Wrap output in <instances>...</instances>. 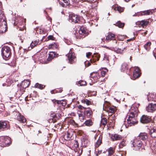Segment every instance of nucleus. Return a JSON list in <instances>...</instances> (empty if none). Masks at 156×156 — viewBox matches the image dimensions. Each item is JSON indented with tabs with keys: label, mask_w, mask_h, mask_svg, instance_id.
Wrapping results in <instances>:
<instances>
[{
	"label": "nucleus",
	"mask_w": 156,
	"mask_h": 156,
	"mask_svg": "<svg viewBox=\"0 0 156 156\" xmlns=\"http://www.w3.org/2000/svg\"><path fill=\"white\" fill-rule=\"evenodd\" d=\"M112 9L113 10H122V7L116 4L113 5L112 6Z\"/></svg>",
	"instance_id": "35"
},
{
	"label": "nucleus",
	"mask_w": 156,
	"mask_h": 156,
	"mask_svg": "<svg viewBox=\"0 0 156 156\" xmlns=\"http://www.w3.org/2000/svg\"><path fill=\"white\" fill-rule=\"evenodd\" d=\"M146 110L148 112H153L156 110V102L149 104L146 108Z\"/></svg>",
	"instance_id": "8"
},
{
	"label": "nucleus",
	"mask_w": 156,
	"mask_h": 156,
	"mask_svg": "<svg viewBox=\"0 0 156 156\" xmlns=\"http://www.w3.org/2000/svg\"><path fill=\"white\" fill-rule=\"evenodd\" d=\"M105 105H104V109L105 111L107 112L108 114L110 113L113 114L116 111V107L114 106H108L107 108H105Z\"/></svg>",
	"instance_id": "13"
},
{
	"label": "nucleus",
	"mask_w": 156,
	"mask_h": 156,
	"mask_svg": "<svg viewBox=\"0 0 156 156\" xmlns=\"http://www.w3.org/2000/svg\"><path fill=\"white\" fill-rule=\"evenodd\" d=\"M78 108L80 109H83V108H84L81 105H79L78 106Z\"/></svg>",
	"instance_id": "52"
},
{
	"label": "nucleus",
	"mask_w": 156,
	"mask_h": 156,
	"mask_svg": "<svg viewBox=\"0 0 156 156\" xmlns=\"http://www.w3.org/2000/svg\"><path fill=\"white\" fill-rule=\"evenodd\" d=\"M115 35L111 33H109L107 36H106V42L108 41L111 40H114L115 39Z\"/></svg>",
	"instance_id": "19"
},
{
	"label": "nucleus",
	"mask_w": 156,
	"mask_h": 156,
	"mask_svg": "<svg viewBox=\"0 0 156 156\" xmlns=\"http://www.w3.org/2000/svg\"><path fill=\"white\" fill-rule=\"evenodd\" d=\"M149 21L146 20H142L136 22V25H138L139 27H144L147 26L149 23Z\"/></svg>",
	"instance_id": "16"
},
{
	"label": "nucleus",
	"mask_w": 156,
	"mask_h": 156,
	"mask_svg": "<svg viewBox=\"0 0 156 156\" xmlns=\"http://www.w3.org/2000/svg\"><path fill=\"white\" fill-rule=\"evenodd\" d=\"M107 119L105 118H102L101 121L100 125L101 126H103L104 127L107 123Z\"/></svg>",
	"instance_id": "30"
},
{
	"label": "nucleus",
	"mask_w": 156,
	"mask_h": 156,
	"mask_svg": "<svg viewBox=\"0 0 156 156\" xmlns=\"http://www.w3.org/2000/svg\"><path fill=\"white\" fill-rule=\"evenodd\" d=\"M17 117V120L19 122H20L22 123H24L26 122V120L25 119L24 117L21 114L19 113H18Z\"/></svg>",
	"instance_id": "21"
},
{
	"label": "nucleus",
	"mask_w": 156,
	"mask_h": 156,
	"mask_svg": "<svg viewBox=\"0 0 156 156\" xmlns=\"http://www.w3.org/2000/svg\"><path fill=\"white\" fill-rule=\"evenodd\" d=\"M149 10H151L150 9ZM151 10H156V9H151Z\"/></svg>",
	"instance_id": "57"
},
{
	"label": "nucleus",
	"mask_w": 156,
	"mask_h": 156,
	"mask_svg": "<svg viewBox=\"0 0 156 156\" xmlns=\"http://www.w3.org/2000/svg\"><path fill=\"white\" fill-rule=\"evenodd\" d=\"M151 43L150 42H148L144 46V48L147 51H149L150 49V45Z\"/></svg>",
	"instance_id": "31"
},
{
	"label": "nucleus",
	"mask_w": 156,
	"mask_h": 156,
	"mask_svg": "<svg viewBox=\"0 0 156 156\" xmlns=\"http://www.w3.org/2000/svg\"><path fill=\"white\" fill-rule=\"evenodd\" d=\"M105 70H106L107 71V69H105Z\"/></svg>",
	"instance_id": "64"
},
{
	"label": "nucleus",
	"mask_w": 156,
	"mask_h": 156,
	"mask_svg": "<svg viewBox=\"0 0 156 156\" xmlns=\"http://www.w3.org/2000/svg\"><path fill=\"white\" fill-rule=\"evenodd\" d=\"M147 99L149 101H153L156 102V95L154 94H149L147 96Z\"/></svg>",
	"instance_id": "20"
},
{
	"label": "nucleus",
	"mask_w": 156,
	"mask_h": 156,
	"mask_svg": "<svg viewBox=\"0 0 156 156\" xmlns=\"http://www.w3.org/2000/svg\"><path fill=\"white\" fill-rule=\"evenodd\" d=\"M88 35V33L87 29L83 27H81L79 30L78 36L76 35L75 34L76 38L79 39L83 38Z\"/></svg>",
	"instance_id": "3"
},
{
	"label": "nucleus",
	"mask_w": 156,
	"mask_h": 156,
	"mask_svg": "<svg viewBox=\"0 0 156 156\" xmlns=\"http://www.w3.org/2000/svg\"><path fill=\"white\" fill-rule=\"evenodd\" d=\"M140 70L138 67L135 68L133 73V77L134 78L133 80H134L137 78H138L140 76Z\"/></svg>",
	"instance_id": "15"
},
{
	"label": "nucleus",
	"mask_w": 156,
	"mask_h": 156,
	"mask_svg": "<svg viewBox=\"0 0 156 156\" xmlns=\"http://www.w3.org/2000/svg\"><path fill=\"white\" fill-rule=\"evenodd\" d=\"M59 4L62 7H67L70 5L69 0H58Z\"/></svg>",
	"instance_id": "14"
},
{
	"label": "nucleus",
	"mask_w": 156,
	"mask_h": 156,
	"mask_svg": "<svg viewBox=\"0 0 156 156\" xmlns=\"http://www.w3.org/2000/svg\"><path fill=\"white\" fill-rule=\"evenodd\" d=\"M108 14L109 15H110V14H109V13H108Z\"/></svg>",
	"instance_id": "63"
},
{
	"label": "nucleus",
	"mask_w": 156,
	"mask_h": 156,
	"mask_svg": "<svg viewBox=\"0 0 156 156\" xmlns=\"http://www.w3.org/2000/svg\"><path fill=\"white\" fill-rule=\"evenodd\" d=\"M8 122L6 121H0V130H4L9 128Z\"/></svg>",
	"instance_id": "9"
},
{
	"label": "nucleus",
	"mask_w": 156,
	"mask_h": 156,
	"mask_svg": "<svg viewBox=\"0 0 156 156\" xmlns=\"http://www.w3.org/2000/svg\"><path fill=\"white\" fill-rule=\"evenodd\" d=\"M87 13H86V16H88L87 15Z\"/></svg>",
	"instance_id": "62"
},
{
	"label": "nucleus",
	"mask_w": 156,
	"mask_h": 156,
	"mask_svg": "<svg viewBox=\"0 0 156 156\" xmlns=\"http://www.w3.org/2000/svg\"><path fill=\"white\" fill-rule=\"evenodd\" d=\"M136 138L139 140L140 139L143 140H145L147 138V134L145 132L141 133Z\"/></svg>",
	"instance_id": "17"
},
{
	"label": "nucleus",
	"mask_w": 156,
	"mask_h": 156,
	"mask_svg": "<svg viewBox=\"0 0 156 156\" xmlns=\"http://www.w3.org/2000/svg\"><path fill=\"white\" fill-rule=\"evenodd\" d=\"M151 121V119L150 116L145 115H142L140 118V121L143 123H147Z\"/></svg>",
	"instance_id": "12"
},
{
	"label": "nucleus",
	"mask_w": 156,
	"mask_h": 156,
	"mask_svg": "<svg viewBox=\"0 0 156 156\" xmlns=\"http://www.w3.org/2000/svg\"><path fill=\"white\" fill-rule=\"evenodd\" d=\"M150 133L152 137H156V126H154L151 129Z\"/></svg>",
	"instance_id": "22"
},
{
	"label": "nucleus",
	"mask_w": 156,
	"mask_h": 156,
	"mask_svg": "<svg viewBox=\"0 0 156 156\" xmlns=\"http://www.w3.org/2000/svg\"><path fill=\"white\" fill-rule=\"evenodd\" d=\"M115 25L119 28H122L124 26V23H121L120 21H119L116 23Z\"/></svg>",
	"instance_id": "37"
},
{
	"label": "nucleus",
	"mask_w": 156,
	"mask_h": 156,
	"mask_svg": "<svg viewBox=\"0 0 156 156\" xmlns=\"http://www.w3.org/2000/svg\"><path fill=\"white\" fill-rule=\"evenodd\" d=\"M79 147V144L77 141L76 140L75 141L73 145V148H74V149L77 148Z\"/></svg>",
	"instance_id": "42"
},
{
	"label": "nucleus",
	"mask_w": 156,
	"mask_h": 156,
	"mask_svg": "<svg viewBox=\"0 0 156 156\" xmlns=\"http://www.w3.org/2000/svg\"><path fill=\"white\" fill-rule=\"evenodd\" d=\"M79 1H82V2L87 1L89 3H91L94 2V0H79Z\"/></svg>",
	"instance_id": "44"
},
{
	"label": "nucleus",
	"mask_w": 156,
	"mask_h": 156,
	"mask_svg": "<svg viewBox=\"0 0 156 156\" xmlns=\"http://www.w3.org/2000/svg\"><path fill=\"white\" fill-rule=\"evenodd\" d=\"M69 21L73 23H78L80 21L79 16L73 13L70 14L69 16Z\"/></svg>",
	"instance_id": "5"
},
{
	"label": "nucleus",
	"mask_w": 156,
	"mask_h": 156,
	"mask_svg": "<svg viewBox=\"0 0 156 156\" xmlns=\"http://www.w3.org/2000/svg\"><path fill=\"white\" fill-rule=\"evenodd\" d=\"M2 8V4L1 2H0V10H1Z\"/></svg>",
	"instance_id": "53"
},
{
	"label": "nucleus",
	"mask_w": 156,
	"mask_h": 156,
	"mask_svg": "<svg viewBox=\"0 0 156 156\" xmlns=\"http://www.w3.org/2000/svg\"><path fill=\"white\" fill-rule=\"evenodd\" d=\"M93 122L92 120L90 119H89L86 121L84 123V124L85 126H90L92 125Z\"/></svg>",
	"instance_id": "29"
},
{
	"label": "nucleus",
	"mask_w": 156,
	"mask_h": 156,
	"mask_svg": "<svg viewBox=\"0 0 156 156\" xmlns=\"http://www.w3.org/2000/svg\"><path fill=\"white\" fill-rule=\"evenodd\" d=\"M90 77L93 79L95 82H96L97 81L98 79L99 78L100 76L98 73L93 72L90 74Z\"/></svg>",
	"instance_id": "18"
},
{
	"label": "nucleus",
	"mask_w": 156,
	"mask_h": 156,
	"mask_svg": "<svg viewBox=\"0 0 156 156\" xmlns=\"http://www.w3.org/2000/svg\"><path fill=\"white\" fill-rule=\"evenodd\" d=\"M3 142L4 144V145L5 146H8L11 144L10 139L8 137H5L3 138Z\"/></svg>",
	"instance_id": "24"
},
{
	"label": "nucleus",
	"mask_w": 156,
	"mask_h": 156,
	"mask_svg": "<svg viewBox=\"0 0 156 156\" xmlns=\"http://www.w3.org/2000/svg\"><path fill=\"white\" fill-rule=\"evenodd\" d=\"M62 101L56 100L55 101L58 104H61L62 103Z\"/></svg>",
	"instance_id": "49"
},
{
	"label": "nucleus",
	"mask_w": 156,
	"mask_h": 156,
	"mask_svg": "<svg viewBox=\"0 0 156 156\" xmlns=\"http://www.w3.org/2000/svg\"><path fill=\"white\" fill-rule=\"evenodd\" d=\"M69 60V62L72 64L75 61V54L73 51L72 49L70 50L69 53L67 55Z\"/></svg>",
	"instance_id": "7"
},
{
	"label": "nucleus",
	"mask_w": 156,
	"mask_h": 156,
	"mask_svg": "<svg viewBox=\"0 0 156 156\" xmlns=\"http://www.w3.org/2000/svg\"><path fill=\"white\" fill-rule=\"evenodd\" d=\"M48 40H54V37L52 35H49L48 37Z\"/></svg>",
	"instance_id": "45"
},
{
	"label": "nucleus",
	"mask_w": 156,
	"mask_h": 156,
	"mask_svg": "<svg viewBox=\"0 0 156 156\" xmlns=\"http://www.w3.org/2000/svg\"><path fill=\"white\" fill-rule=\"evenodd\" d=\"M120 145H121L122 146H124L126 145V143L125 141H122L120 143Z\"/></svg>",
	"instance_id": "48"
},
{
	"label": "nucleus",
	"mask_w": 156,
	"mask_h": 156,
	"mask_svg": "<svg viewBox=\"0 0 156 156\" xmlns=\"http://www.w3.org/2000/svg\"><path fill=\"white\" fill-rule=\"evenodd\" d=\"M30 84V82L27 80L24 81L22 83V84H23V85H24V86H23V87H24L25 88L29 86Z\"/></svg>",
	"instance_id": "36"
},
{
	"label": "nucleus",
	"mask_w": 156,
	"mask_h": 156,
	"mask_svg": "<svg viewBox=\"0 0 156 156\" xmlns=\"http://www.w3.org/2000/svg\"><path fill=\"white\" fill-rule=\"evenodd\" d=\"M11 54L10 48L6 46H4L2 49V55L4 59L9 58Z\"/></svg>",
	"instance_id": "2"
},
{
	"label": "nucleus",
	"mask_w": 156,
	"mask_h": 156,
	"mask_svg": "<svg viewBox=\"0 0 156 156\" xmlns=\"http://www.w3.org/2000/svg\"><path fill=\"white\" fill-rule=\"evenodd\" d=\"M39 41V40H36L34 41H32L30 44V47H28V49L29 50H31L36 46L38 43Z\"/></svg>",
	"instance_id": "25"
},
{
	"label": "nucleus",
	"mask_w": 156,
	"mask_h": 156,
	"mask_svg": "<svg viewBox=\"0 0 156 156\" xmlns=\"http://www.w3.org/2000/svg\"><path fill=\"white\" fill-rule=\"evenodd\" d=\"M86 84L87 83L86 81L83 80H81L79 81L78 85L79 86H84L86 85Z\"/></svg>",
	"instance_id": "40"
},
{
	"label": "nucleus",
	"mask_w": 156,
	"mask_h": 156,
	"mask_svg": "<svg viewBox=\"0 0 156 156\" xmlns=\"http://www.w3.org/2000/svg\"><path fill=\"white\" fill-rule=\"evenodd\" d=\"M5 24V26H6L5 28H7V25Z\"/></svg>",
	"instance_id": "58"
},
{
	"label": "nucleus",
	"mask_w": 156,
	"mask_h": 156,
	"mask_svg": "<svg viewBox=\"0 0 156 156\" xmlns=\"http://www.w3.org/2000/svg\"><path fill=\"white\" fill-rule=\"evenodd\" d=\"M133 39H128L127 41H130L131 40H132Z\"/></svg>",
	"instance_id": "55"
},
{
	"label": "nucleus",
	"mask_w": 156,
	"mask_h": 156,
	"mask_svg": "<svg viewBox=\"0 0 156 156\" xmlns=\"http://www.w3.org/2000/svg\"><path fill=\"white\" fill-rule=\"evenodd\" d=\"M71 136L72 135L70 134L69 133L66 132L64 134L63 137L64 140H68L70 139Z\"/></svg>",
	"instance_id": "26"
},
{
	"label": "nucleus",
	"mask_w": 156,
	"mask_h": 156,
	"mask_svg": "<svg viewBox=\"0 0 156 156\" xmlns=\"http://www.w3.org/2000/svg\"><path fill=\"white\" fill-rule=\"evenodd\" d=\"M102 143V137H99L95 144V147H98Z\"/></svg>",
	"instance_id": "32"
},
{
	"label": "nucleus",
	"mask_w": 156,
	"mask_h": 156,
	"mask_svg": "<svg viewBox=\"0 0 156 156\" xmlns=\"http://www.w3.org/2000/svg\"><path fill=\"white\" fill-rule=\"evenodd\" d=\"M132 143L134 150L138 151L140 149L142 143L140 140L138 139V138H136L134 139Z\"/></svg>",
	"instance_id": "4"
},
{
	"label": "nucleus",
	"mask_w": 156,
	"mask_h": 156,
	"mask_svg": "<svg viewBox=\"0 0 156 156\" xmlns=\"http://www.w3.org/2000/svg\"><path fill=\"white\" fill-rule=\"evenodd\" d=\"M35 87L36 88H38L41 89H42L45 86L42 84L37 83L35 84Z\"/></svg>",
	"instance_id": "39"
},
{
	"label": "nucleus",
	"mask_w": 156,
	"mask_h": 156,
	"mask_svg": "<svg viewBox=\"0 0 156 156\" xmlns=\"http://www.w3.org/2000/svg\"><path fill=\"white\" fill-rule=\"evenodd\" d=\"M151 10H144L138 12H135L134 14H131L133 16H139L141 15H149L151 12Z\"/></svg>",
	"instance_id": "11"
},
{
	"label": "nucleus",
	"mask_w": 156,
	"mask_h": 156,
	"mask_svg": "<svg viewBox=\"0 0 156 156\" xmlns=\"http://www.w3.org/2000/svg\"><path fill=\"white\" fill-rule=\"evenodd\" d=\"M118 11L119 12V13H120L121 12H122V11L123 10H118Z\"/></svg>",
	"instance_id": "54"
},
{
	"label": "nucleus",
	"mask_w": 156,
	"mask_h": 156,
	"mask_svg": "<svg viewBox=\"0 0 156 156\" xmlns=\"http://www.w3.org/2000/svg\"><path fill=\"white\" fill-rule=\"evenodd\" d=\"M154 98H156V97H154Z\"/></svg>",
	"instance_id": "60"
},
{
	"label": "nucleus",
	"mask_w": 156,
	"mask_h": 156,
	"mask_svg": "<svg viewBox=\"0 0 156 156\" xmlns=\"http://www.w3.org/2000/svg\"><path fill=\"white\" fill-rule=\"evenodd\" d=\"M128 69L127 65L126 63H123L121 66V70L122 71L126 72Z\"/></svg>",
	"instance_id": "28"
},
{
	"label": "nucleus",
	"mask_w": 156,
	"mask_h": 156,
	"mask_svg": "<svg viewBox=\"0 0 156 156\" xmlns=\"http://www.w3.org/2000/svg\"><path fill=\"white\" fill-rule=\"evenodd\" d=\"M115 148L113 147H110L108 150L109 154L112 155L114 152Z\"/></svg>",
	"instance_id": "38"
},
{
	"label": "nucleus",
	"mask_w": 156,
	"mask_h": 156,
	"mask_svg": "<svg viewBox=\"0 0 156 156\" xmlns=\"http://www.w3.org/2000/svg\"><path fill=\"white\" fill-rule=\"evenodd\" d=\"M112 138L113 140H120L122 138L121 135L117 134H115L112 136Z\"/></svg>",
	"instance_id": "27"
},
{
	"label": "nucleus",
	"mask_w": 156,
	"mask_h": 156,
	"mask_svg": "<svg viewBox=\"0 0 156 156\" xmlns=\"http://www.w3.org/2000/svg\"><path fill=\"white\" fill-rule=\"evenodd\" d=\"M81 12H83V10H81Z\"/></svg>",
	"instance_id": "59"
},
{
	"label": "nucleus",
	"mask_w": 156,
	"mask_h": 156,
	"mask_svg": "<svg viewBox=\"0 0 156 156\" xmlns=\"http://www.w3.org/2000/svg\"><path fill=\"white\" fill-rule=\"evenodd\" d=\"M54 53L53 52H51L49 54L47 60L48 61H51L53 58Z\"/></svg>",
	"instance_id": "41"
},
{
	"label": "nucleus",
	"mask_w": 156,
	"mask_h": 156,
	"mask_svg": "<svg viewBox=\"0 0 156 156\" xmlns=\"http://www.w3.org/2000/svg\"><path fill=\"white\" fill-rule=\"evenodd\" d=\"M79 116L80 119H84V117L82 114H80L79 115Z\"/></svg>",
	"instance_id": "47"
},
{
	"label": "nucleus",
	"mask_w": 156,
	"mask_h": 156,
	"mask_svg": "<svg viewBox=\"0 0 156 156\" xmlns=\"http://www.w3.org/2000/svg\"><path fill=\"white\" fill-rule=\"evenodd\" d=\"M92 112L90 109L84 111V115L85 117L91 118L92 116Z\"/></svg>",
	"instance_id": "23"
},
{
	"label": "nucleus",
	"mask_w": 156,
	"mask_h": 156,
	"mask_svg": "<svg viewBox=\"0 0 156 156\" xmlns=\"http://www.w3.org/2000/svg\"><path fill=\"white\" fill-rule=\"evenodd\" d=\"M106 71H101V75L102 76H104L106 74Z\"/></svg>",
	"instance_id": "46"
},
{
	"label": "nucleus",
	"mask_w": 156,
	"mask_h": 156,
	"mask_svg": "<svg viewBox=\"0 0 156 156\" xmlns=\"http://www.w3.org/2000/svg\"><path fill=\"white\" fill-rule=\"evenodd\" d=\"M136 114L133 111L131 112L129 114L128 118L127 119L128 126H132L137 123L136 117L135 116Z\"/></svg>",
	"instance_id": "1"
},
{
	"label": "nucleus",
	"mask_w": 156,
	"mask_h": 156,
	"mask_svg": "<svg viewBox=\"0 0 156 156\" xmlns=\"http://www.w3.org/2000/svg\"><path fill=\"white\" fill-rule=\"evenodd\" d=\"M85 101L86 102V103L87 105H89L90 103V102L89 100H85Z\"/></svg>",
	"instance_id": "50"
},
{
	"label": "nucleus",
	"mask_w": 156,
	"mask_h": 156,
	"mask_svg": "<svg viewBox=\"0 0 156 156\" xmlns=\"http://www.w3.org/2000/svg\"><path fill=\"white\" fill-rule=\"evenodd\" d=\"M106 63H108L109 62V57L106 54H104V56L103 59Z\"/></svg>",
	"instance_id": "34"
},
{
	"label": "nucleus",
	"mask_w": 156,
	"mask_h": 156,
	"mask_svg": "<svg viewBox=\"0 0 156 156\" xmlns=\"http://www.w3.org/2000/svg\"><path fill=\"white\" fill-rule=\"evenodd\" d=\"M100 56L98 54H94V55H93L92 57V58L90 59V62H84L85 66L86 67H87L86 64L87 63L88 65L87 67L90 66V63H95L97 61H98L99 59Z\"/></svg>",
	"instance_id": "6"
},
{
	"label": "nucleus",
	"mask_w": 156,
	"mask_h": 156,
	"mask_svg": "<svg viewBox=\"0 0 156 156\" xmlns=\"http://www.w3.org/2000/svg\"><path fill=\"white\" fill-rule=\"evenodd\" d=\"M125 2H127L129 1L130 0H124Z\"/></svg>",
	"instance_id": "56"
},
{
	"label": "nucleus",
	"mask_w": 156,
	"mask_h": 156,
	"mask_svg": "<svg viewBox=\"0 0 156 156\" xmlns=\"http://www.w3.org/2000/svg\"><path fill=\"white\" fill-rule=\"evenodd\" d=\"M111 116L109 117L108 118L109 121L111 120L112 122H114V120H115V116L114 115H111Z\"/></svg>",
	"instance_id": "43"
},
{
	"label": "nucleus",
	"mask_w": 156,
	"mask_h": 156,
	"mask_svg": "<svg viewBox=\"0 0 156 156\" xmlns=\"http://www.w3.org/2000/svg\"><path fill=\"white\" fill-rule=\"evenodd\" d=\"M91 55V53L90 52H89L88 53H86V56L87 57H88L89 56Z\"/></svg>",
	"instance_id": "51"
},
{
	"label": "nucleus",
	"mask_w": 156,
	"mask_h": 156,
	"mask_svg": "<svg viewBox=\"0 0 156 156\" xmlns=\"http://www.w3.org/2000/svg\"><path fill=\"white\" fill-rule=\"evenodd\" d=\"M60 114L59 113H53L50 115V120H52L51 122H55L60 117Z\"/></svg>",
	"instance_id": "10"
},
{
	"label": "nucleus",
	"mask_w": 156,
	"mask_h": 156,
	"mask_svg": "<svg viewBox=\"0 0 156 156\" xmlns=\"http://www.w3.org/2000/svg\"><path fill=\"white\" fill-rule=\"evenodd\" d=\"M78 148H76L74 150V156H80L81 155V153H82V151H81V152H80V150H79L78 151Z\"/></svg>",
	"instance_id": "33"
},
{
	"label": "nucleus",
	"mask_w": 156,
	"mask_h": 156,
	"mask_svg": "<svg viewBox=\"0 0 156 156\" xmlns=\"http://www.w3.org/2000/svg\"><path fill=\"white\" fill-rule=\"evenodd\" d=\"M119 53H121L122 51H121L120 52V51H119Z\"/></svg>",
	"instance_id": "61"
}]
</instances>
